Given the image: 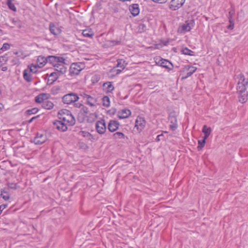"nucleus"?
<instances>
[{
  "mask_svg": "<svg viewBox=\"0 0 248 248\" xmlns=\"http://www.w3.org/2000/svg\"><path fill=\"white\" fill-rule=\"evenodd\" d=\"M238 81L237 86V91L238 93L239 101L244 103L248 100V93L247 89L248 85V78L246 80L244 75L240 74L238 75Z\"/></svg>",
  "mask_w": 248,
  "mask_h": 248,
  "instance_id": "nucleus-1",
  "label": "nucleus"
},
{
  "mask_svg": "<svg viewBox=\"0 0 248 248\" xmlns=\"http://www.w3.org/2000/svg\"><path fill=\"white\" fill-rule=\"evenodd\" d=\"M58 115L59 118L62 121L66 123L69 125H73L75 124V119L70 111L65 109H61L59 111Z\"/></svg>",
  "mask_w": 248,
  "mask_h": 248,
  "instance_id": "nucleus-2",
  "label": "nucleus"
},
{
  "mask_svg": "<svg viewBox=\"0 0 248 248\" xmlns=\"http://www.w3.org/2000/svg\"><path fill=\"white\" fill-rule=\"evenodd\" d=\"M195 25L194 19L188 20L185 23L180 24L178 29V32L180 33H185L190 31Z\"/></svg>",
  "mask_w": 248,
  "mask_h": 248,
  "instance_id": "nucleus-3",
  "label": "nucleus"
},
{
  "mask_svg": "<svg viewBox=\"0 0 248 248\" xmlns=\"http://www.w3.org/2000/svg\"><path fill=\"white\" fill-rule=\"evenodd\" d=\"M84 68V65L81 63H73L70 67L69 75L71 77L77 76Z\"/></svg>",
  "mask_w": 248,
  "mask_h": 248,
  "instance_id": "nucleus-4",
  "label": "nucleus"
},
{
  "mask_svg": "<svg viewBox=\"0 0 248 248\" xmlns=\"http://www.w3.org/2000/svg\"><path fill=\"white\" fill-rule=\"evenodd\" d=\"M79 98L77 93H70L63 95L62 98V101L65 104L70 105L78 101Z\"/></svg>",
  "mask_w": 248,
  "mask_h": 248,
  "instance_id": "nucleus-5",
  "label": "nucleus"
},
{
  "mask_svg": "<svg viewBox=\"0 0 248 248\" xmlns=\"http://www.w3.org/2000/svg\"><path fill=\"white\" fill-rule=\"evenodd\" d=\"M95 129L96 132L99 134L102 135L105 133L107 126L104 119H101L96 122Z\"/></svg>",
  "mask_w": 248,
  "mask_h": 248,
  "instance_id": "nucleus-6",
  "label": "nucleus"
},
{
  "mask_svg": "<svg viewBox=\"0 0 248 248\" xmlns=\"http://www.w3.org/2000/svg\"><path fill=\"white\" fill-rule=\"evenodd\" d=\"M169 121L171 124L170 127L172 130H175L178 127L177 115L174 111L170 112L169 116Z\"/></svg>",
  "mask_w": 248,
  "mask_h": 248,
  "instance_id": "nucleus-7",
  "label": "nucleus"
},
{
  "mask_svg": "<svg viewBox=\"0 0 248 248\" xmlns=\"http://www.w3.org/2000/svg\"><path fill=\"white\" fill-rule=\"evenodd\" d=\"M83 99L85 100L86 103L91 107H96L97 105V99L91 95L83 93L82 95Z\"/></svg>",
  "mask_w": 248,
  "mask_h": 248,
  "instance_id": "nucleus-8",
  "label": "nucleus"
},
{
  "mask_svg": "<svg viewBox=\"0 0 248 248\" xmlns=\"http://www.w3.org/2000/svg\"><path fill=\"white\" fill-rule=\"evenodd\" d=\"M47 140L45 133H37L33 139V142L36 145H41L45 143Z\"/></svg>",
  "mask_w": 248,
  "mask_h": 248,
  "instance_id": "nucleus-9",
  "label": "nucleus"
},
{
  "mask_svg": "<svg viewBox=\"0 0 248 248\" xmlns=\"http://www.w3.org/2000/svg\"><path fill=\"white\" fill-rule=\"evenodd\" d=\"M186 0H171L170 3L169 8L173 11L180 8L185 3Z\"/></svg>",
  "mask_w": 248,
  "mask_h": 248,
  "instance_id": "nucleus-10",
  "label": "nucleus"
},
{
  "mask_svg": "<svg viewBox=\"0 0 248 248\" xmlns=\"http://www.w3.org/2000/svg\"><path fill=\"white\" fill-rule=\"evenodd\" d=\"M65 59L62 57L50 55L47 56V63L52 64L54 67L60 62H64Z\"/></svg>",
  "mask_w": 248,
  "mask_h": 248,
  "instance_id": "nucleus-11",
  "label": "nucleus"
},
{
  "mask_svg": "<svg viewBox=\"0 0 248 248\" xmlns=\"http://www.w3.org/2000/svg\"><path fill=\"white\" fill-rule=\"evenodd\" d=\"M49 30L51 34L54 35L60 34L62 32V30L57 23L51 22L49 24Z\"/></svg>",
  "mask_w": 248,
  "mask_h": 248,
  "instance_id": "nucleus-12",
  "label": "nucleus"
},
{
  "mask_svg": "<svg viewBox=\"0 0 248 248\" xmlns=\"http://www.w3.org/2000/svg\"><path fill=\"white\" fill-rule=\"evenodd\" d=\"M146 122L142 117L138 116L135 122V127L140 132L144 129L145 126Z\"/></svg>",
  "mask_w": 248,
  "mask_h": 248,
  "instance_id": "nucleus-13",
  "label": "nucleus"
},
{
  "mask_svg": "<svg viewBox=\"0 0 248 248\" xmlns=\"http://www.w3.org/2000/svg\"><path fill=\"white\" fill-rule=\"evenodd\" d=\"M156 63L160 66L165 68L169 70H172L173 67L172 63L166 59H161Z\"/></svg>",
  "mask_w": 248,
  "mask_h": 248,
  "instance_id": "nucleus-14",
  "label": "nucleus"
},
{
  "mask_svg": "<svg viewBox=\"0 0 248 248\" xmlns=\"http://www.w3.org/2000/svg\"><path fill=\"white\" fill-rule=\"evenodd\" d=\"M65 122L61 121H56L53 122L54 127L62 132H65L67 130V126Z\"/></svg>",
  "mask_w": 248,
  "mask_h": 248,
  "instance_id": "nucleus-15",
  "label": "nucleus"
},
{
  "mask_svg": "<svg viewBox=\"0 0 248 248\" xmlns=\"http://www.w3.org/2000/svg\"><path fill=\"white\" fill-rule=\"evenodd\" d=\"M64 62H58L55 66V69L57 71L56 73H58L60 75L65 74L67 71V67L65 66Z\"/></svg>",
  "mask_w": 248,
  "mask_h": 248,
  "instance_id": "nucleus-16",
  "label": "nucleus"
},
{
  "mask_svg": "<svg viewBox=\"0 0 248 248\" xmlns=\"http://www.w3.org/2000/svg\"><path fill=\"white\" fill-rule=\"evenodd\" d=\"M120 125L119 122L115 120H110L108 125V130L111 132L116 131Z\"/></svg>",
  "mask_w": 248,
  "mask_h": 248,
  "instance_id": "nucleus-17",
  "label": "nucleus"
},
{
  "mask_svg": "<svg viewBox=\"0 0 248 248\" xmlns=\"http://www.w3.org/2000/svg\"><path fill=\"white\" fill-rule=\"evenodd\" d=\"M131 114V112L129 109L124 108L118 111L117 116L120 119H123L128 118Z\"/></svg>",
  "mask_w": 248,
  "mask_h": 248,
  "instance_id": "nucleus-18",
  "label": "nucleus"
},
{
  "mask_svg": "<svg viewBox=\"0 0 248 248\" xmlns=\"http://www.w3.org/2000/svg\"><path fill=\"white\" fill-rule=\"evenodd\" d=\"M200 10V7H196L195 5L191 4L186 8V11L187 14L190 15V16H195L199 12Z\"/></svg>",
  "mask_w": 248,
  "mask_h": 248,
  "instance_id": "nucleus-19",
  "label": "nucleus"
},
{
  "mask_svg": "<svg viewBox=\"0 0 248 248\" xmlns=\"http://www.w3.org/2000/svg\"><path fill=\"white\" fill-rule=\"evenodd\" d=\"M185 70L188 71L185 77L182 78V79H186L190 77L197 70V68L194 66H190L189 65H186L184 68Z\"/></svg>",
  "mask_w": 248,
  "mask_h": 248,
  "instance_id": "nucleus-20",
  "label": "nucleus"
},
{
  "mask_svg": "<svg viewBox=\"0 0 248 248\" xmlns=\"http://www.w3.org/2000/svg\"><path fill=\"white\" fill-rule=\"evenodd\" d=\"M60 75L58 73L52 72L48 76L47 80V85H52L59 78Z\"/></svg>",
  "mask_w": 248,
  "mask_h": 248,
  "instance_id": "nucleus-21",
  "label": "nucleus"
},
{
  "mask_svg": "<svg viewBox=\"0 0 248 248\" xmlns=\"http://www.w3.org/2000/svg\"><path fill=\"white\" fill-rule=\"evenodd\" d=\"M47 63V56H38L37 60V65L39 68H42Z\"/></svg>",
  "mask_w": 248,
  "mask_h": 248,
  "instance_id": "nucleus-22",
  "label": "nucleus"
},
{
  "mask_svg": "<svg viewBox=\"0 0 248 248\" xmlns=\"http://www.w3.org/2000/svg\"><path fill=\"white\" fill-rule=\"evenodd\" d=\"M129 10L132 16H138L140 13V8L138 4H132L129 7Z\"/></svg>",
  "mask_w": 248,
  "mask_h": 248,
  "instance_id": "nucleus-23",
  "label": "nucleus"
},
{
  "mask_svg": "<svg viewBox=\"0 0 248 248\" xmlns=\"http://www.w3.org/2000/svg\"><path fill=\"white\" fill-rule=\"evenodd\" d=\"M103 90L106 93H111L114 90V87L112 82L107 81L103 84Z\"/></svg>",
  "mask_w": 248,
  "mask_h": 248,
  "instance_id": "nucleus-24",
  "label": "nucleus"
},
{
  "mask_svg": "<svg viewBox=\"0 0 248 248\" xmlns=\"http://www.w3.org/2000/svg\"><path fill=\"white\" fill-rule=\"evenodd\" d=\"M48 98V94L42 93H40L35 97V101L37 103L43 104Z\"/></svg>",
  "mask_w": 248,
  "mask_h": 248,
  "instance_id": "nucleus-25",
  "label": "nucleus"
},
{
  "mask_svg": "<svg viewBox=\"0 0 248 248\" xmlns=\"http://www.w3.org/2000/svg\"><path fill=\"white\" fill-rule=\"evenodd\" d=\"M42 107L46 109L50 110L53 108L54 104L52 101L46 99L42 104Z\"/></svg>",
  "mask_w": 248,
  "mask_h": 248,
  "instance_id": "nucleus-26",
  "label": "nucleus"
},
{
  "mask_svg": "<svg viewBox=\"0 0 248 248\" xmlns=\"http://www.w3.org/2000/svg\"><path fill=\"white\" fill-rule=\"evenodd\" d=\"M211 131L212 129L210 127H208L206 125H204L202 129V132L204 133L203 138L207 139L210 136Z\"/></svg>",
  "mask_w": 248,
  "mask_h": 248,
  "instance_id": "nucleus-27",
  "label": "nucleus"
},
{
  "mask_svg": "<svg viewBox=\"0 0 248 248\" xmlns=\"http://www.w3.org/2000/svg\"><path fill=\"white\" fill-rule=\"evenodd\" d=\"M23 77L24 79L28 82H30L32 80L31 74L28 69H25L23 71Z\"/></svg>",
  "mask_w": 248,
  "mask_h": 248,
  "instance_id": "nucleus-28",
  "label": "nucleus"
},
{
  "mask_svg": "<svg viewBox=\"0 0 248 248\" xmlns=\"http://www.w3.org/2000/svg\"><path fill=\"white\" fill-rule=\"evenodd\" d=\"M98 115L96 112L91 113L87 116V121L88 123H92L97 118Z\"/></svg>",
  "mask_w": 248,
  "mask_h": 248,
  "instance_id": "nucleus-29",
  "label": "nucleus"
},
{
  "mask_svg": "<svg viewBox=\"0 0 248 248\" xmlns=\"http://www.w3.org/2000/svg\"><path fill=\"white\" fill-rule=\"evenodd\" d=\"M78 134L79 135L86 138L88 140H91L93 139L92 135L87 131H80L79 132Z\"/></svg>",
  "mask_w": 248,
  "mask_h": 248,
  "instance_id": "nucleus-30",
  "label": "nucleus"
},
{
  "mask_svg": "<svg viewBox=\"0 0 248 248\" xmlns=\"http://www.w3.org/2000/svg\"><path fill=\"white\" fill-rule=\"evenodd\" d=\"M75 106L78 108H81L80 112L85 114L89 112L88 108L81 104H75Z\"/></svg>",
  "mask_w": 248,
  "mask_h": 248,
  "instance_id": "nucleus-31",
  "label": "nucleus"
},
{
  "mask_svg": "<svg viewBox=\"0 0 248 248\" xmlns=\"http://www.w3.org/2000/svg\"><path fill=\"white\" fill-rule=\"evenodd\" d=\"M117 63L116 67L125 68L127 65V63L124 59H118L117 60Z\"/></svg>",
  "mask_w": 248,
  "mask_h": 248,
  "instance_id": "nucleus-32",
  "label": "nucleus"
},
{
  "mask_svg": "<svg viewBox=\"0 0 248 248\" xmlns=\"http://www.w3.org/2000/svg\"><path fill=\"white\" fill-rule=\"evenodd\" d=\"M82 34L84 37L93 38L94 33L91 30H85L83 31Z\"/></svg>",
  "mask_w": 248,
  "mask_h": 248,
  "instance_id": "nucleus-33",
  "label": "nucleus"
},
{
  "mask_svg": "<svg viewBox=\"0 0 248 248\" xmlns=\"http://www.w3.org/2000/svg\"><path fill=\"white\" fill-rule=\"evenodd\" d=\"M125 137L124 134L121 132H117L113 134V138L114 140L123 139Z\"/></svg>",
  "mask_w": 248,
  "mask_h": 248,
  "instance_id": "nucleus-34",
  "label": "nucleus"
},
{
  "mask_svg": "<svg viewBox=\"0 0 248 248\" xmlns=\"http://www.w3.org/2000/svg\"><path fill=\"white\" fill-rule=\"evenodd\" d=\"M102 105L105 107H108L110 106V99L108 96H104L102 99Z\"/></svg>",
  "mask_w": 248,
  "mask_h": 248,
  "instance_id": "nucleus-35",
  "label": "nucleus"
},
{
  "mask_svg": "<svg viewBox=\"0 0 248 248\" xmlns=\"http://www.w3.org/2000/svg\"><path fill=\"white\" fill-rule=\"evenodd\" d=\"M146 29V26L144 24L140 23L137 28V31L138 33H141L145 31Z\"/></svg>",
  "mask_w": 248,
  "mask_h": 248,
  "instance_id": "nucleus-36",
  "label": "nucleus"
},
{
  "mask_svg": "<svg viewBox=\"0 0 248 248\" xmlns=\"http://www.w3.org/2000/svg\"><path fill=\"white\" fill-rule=\"evenodd\" d=\"M206 139L203 138L202 140H198V146H197L198 151H201L204 146L206 143Z\"/></svg>",
  "mask_w": 248,
  "mask_h": 248,
  "instance_id": "nucleus-37",
  "label": "nucleus"
},
{
  "mask_svg": "<svg viewBox=\"0 0 248 248\" xmlns=\"http://www.w3.org/2000/svg\"><path fill=\"white\" fill-rule=\"evenodd\" d=\"M181 52L184 55H189V56L194 55V52L187 47L182 49L181 50Z\"/></svg>",
  "mask_w": 248,
  "mask_h": 248,
  "instance_id": "nucleus-38",
  "label": "nucleus"
},
{
  "mask_svg": "<svg viewBox=\"0 0 248 248\" xmlns=\"http://www.w3.org/2000/svg\"><path fill=\"white\" fill-rule=\"evenodd\" d=\"M8 57L7 55H5L0 57V67H2L3 65L5 64L8 61Z\"/></svg>",
  "mask_w": 248,
  "mask_h": 248,
  "instance_id": "nucleus-39",
  "label": "nucleus"
},
{
  "mask_svg": "<svg viewBox=\"0 0 248 248\" xmlns=\"http://www.w3.org/2000/svg\"><path fill=\"white\" fill-rule=\"evenodd\" d=\"M0 196L5 201L8 200L10 198L9 194L5 189L1 191Z\"/></svg>",
  "mask_w": 248,
  "mask_h": 248,
  "instance_id": "nucleus-40",
  "label": "nucleus"
},
{
  "mask_svg": "<svg viewBox=\"0 0 248 248\" xmlns=\"http://www.w3.org/2000/svg\"><path fill=\"white\" fill-rule=\"evenodd\" d=\"M10 48V45L8 43H4L2 46L0 48V54L3 52L9 49Z\"/></svg>",
  "mask_w": 248,
  "mask_h": 248,
  "instance_id": "nucleus-41",
  "label": "nucleus"
},
{
  "mask_svg": "<svg viewBox=\"0 0 248 248\" xmlns=\"http://www.w3.org/2000/svg\"><path fill=\"white\" fill-rule=\"evenodd\" d=\"M100 79V77L99 75H94L92 77L91 81L93 84L98 82Z\"/></svg>",
  "mask_w": 248,
  "mask_h": 248,
  "instance_id": "nucleus-42",
  "label": "nucleus"
},
{
  "mask_svg": "<svg viewBox=\"0 0 248 248\" xmlns=\"http://www.w3.org/2000/svg\"><path fill=\"white\" fill-rule=\"evenodd\" d=\"M229 23L230 24L227 28L228 29L232 30L234 28V19L232 18V16H230Z\"/></svg>",
  "mask_w": 248,
  "mask_h": 248,
  "instance_id": "nucleus-43",
  "label": "nucleus"
},
{
  "mask_svg": "<svg viewBox=\"0 0 248 248\" xmlns=\"http://www.w3.org/2000/svg\"><path fill=\"white\" fill-rule=\"evenodd\" d=\"M38 111V109L37 108H34L30 109H28L26 111L27 115H30L31 114H33L36 113Z\"/></svg>",
  "mask_w": 248,
  "mask_h": 248,
  "instance_id": "nucleus-44",
  "label": "nucleus"
},
{
  "mask_svg": "<svg viewBox=\"0 0 248 248\" xmlns=\"http://www.w3.org/2000/svg\"><path fill=\"white\" fill-rule=\"evenodd\" d=\"M38 67L37 65L31 64L30 66V72L35 73L37 72L36 68Z\"/></svg>",
  "mask_w": 248,
  "mask_h": 248,
  "instance_id": "nucleus-45",
  "label": "nucleus"
},
{
  "mask_svg": "<svg viewBox=\"0 0 248 248\" xmlns=\"http://www.w3.org/2000/svg\"><path fill=\"white\" fill-rule=\"evenodd\" d=\"M8 5L9 8L13 11H15L16 10V8L14 4L12 3L11 1H8Z\"/></svg>",
  "mask_w": 248,
  "mask_h": 248,
  "instance_id": "nucleus-46",
  "label": "nucleus"
},
{
  "mask_svg": "<svg viewBox=\"0 0 248 248\" xmlns=\"http://www.w3.org/2000/svg\"><path fill=\"white\" fill-rule=\"evenodd\" d=\"M161 140H164V137L162 133L160 135H158L155 139L156 141H157V142H158Z\"/></svg>",
  "mask_w": 248,
  "mask_h": 248,
  "instance_id": "nucleus-47",
  "label": "nucleus"
},
{
  "mask_svg": "<svg viewBox=\"0 0 248 248\" xmlns=\"http://www.w3.org/2000/svg\"><path fill=\"white\" fill-rule=\"evenodd\" d=\"M60 90V88L58 86H55L53 88V89L52 90V93L54 94H57L59 91Z\"/></svg>",
  "mask_w": 248,
  "mask_h": 248,
  "instance_id": "nucleus-48",
  "label": "nucleus"
},
{
  "mask_svg": "<svg viewBox=\"0 0 248 248\" xmlns=\"http://www.w3.org/2000/svg\"><path fill=\"white\" fill-rule=\"evenodd\" d=\"M16 183H9L8 184V187L11 188V189H16L17 188V186H16Z\"/></svg>",
  "mask_w": 248,
  "mask_h": 248,
  "instance_id": "nucleus-49",
  "label": "nucleus"
},
{
  "mask_svg": "<svg viewBox=\"0 0 248 248\" xmlns=\"http://www.w3.org/2000/svg\"><path fill=\"white\" fill-rule=\"evenodd\" d=\"M116 66L114 67L113 71L116 72V74H120L124 68H119V69H116Z\"/></svg>",
  "mask_w": 248,
  "mask_h": 248,
  "instance_id": "nucleus-50",
  "label": "nucleus"
},
{
  "mask_svg": "<svg viewBox=\"0 0 248 248\" xmlns=\"http://www.w3.org/2000/svg\"><path fill=\"white\" fill-rule=\"evenodd\" d=\"M6 206H7V205H5V204L0 205V211L1 212Z\"/></svg>",
  "mask_w": 248,
  "mask_h": 248,
  "instance_id": "nucleus-51",
  "label": "nucleus"
},
{
  "mask_svg": "<svg viewBox=\"0 0 248 248\" xmlns=\"http://www.w3.org/2000/svg\"><path fill=\"white\" fill-rule=\"evenodd\" d=\"M7 70V67L6 66L2 67L1 68V70L2 71H6Z\"/></svg>",
  "mask_w": 248,
  "mask_h": 248,
  "instance_id": "nucleus-52",
  "label": "nucleus"
},
{
  "mask_svg": "<svg viewBox=\"0 0 248 248\" xmlns=\"http://www.w3.org/2000/svg\"><path fill=\"white\" fill-rule=\"evenodd\" d=\"M36 118V117H33L31 119H30L29 121V123H31L33 121V120L35 119Z\"/></svg>",
  "mask_w": 248,
  "mask_h": 248,
  "instance_id": "nucleus-53",
  "label": "nucleus"
},
{
  "mask_svg": "<svg viewBox=\"0 0 248 248\" xmlns=\"http://www.w3.org/2000/svg\"><path fill=\"white\" fill-rule=\"evenodd\" d=\"M3 108V105L2 104L0 103V110H1Z\"/></svg>",
  "mask_w": 248,
  "mask_h": 248,
  "instance_id": "nucleus-54",
  "label": "nucleus"
},
{
  "mask_svg": "<svg viewBox=\"0 0 248 248\" xmlns=\"http://www.w3.org/2000/svg\"><path fill=\"white\" fill-rule=\"evenodd\" d=\"M121 43L120 41H116V43H115V45H118V44H120Z\"/></svg>",
  "mask_w": 248,
  "mask_h": 248,
  "instance_id": "nucleus-55",
  "label": "nucleus"
},
{
  "mask_svg": "<svg viewBox=\"0 0 248 248\" xmlns=\"http://www.w3.org/2000/svg\"><path fill=\"white\" fill-rule=\"evenodd\" d=\"M246 74H247V75H248V72H247V73H246ZM248 78H245L246 80H247Z\"/></svg>",
  "mask_w": 248,
  "mask_h": 248,
  "instance_id": "nucleus-56",
  "label": "nucleus"
},
{
  "mask_svg": "<svg viewBox=\"0 0 248 248\" xmlns=\"http://www.w3.org/2000/svg\"><path fill=\"white\" fill-rule=\"evenodd\" d=\"M168 42H166L165 44H164L165 45H167Z\"/></svg>",
  "mask_w": 248,
  "mask_h": 248,
  "instance_id": "nucleus-57",
  "label": "nucleus"
},
{
  "mask_svg": "<svg viewBox=\"0 0 248 248\" xmlns=\"http://www.w3.org/2000/svg\"><path fill=\"white\" fill-rule=\"evenodd\" d=\"M206 20H208V18L207 17H206Z\"/></svg>",
  "mask_w": 248,
  "mask_h": 248,
  "instance_id": "nucleus-58",
  "label": "nucleus"
},
{
  "mask_svg": "<svg viewBox=\"0 0 248 248\" xmlns=\"http://www.w3.org/2000/svg\"><path fill=\"white\" fill-rule=\"evenodd\" d=\"M11 1L10 0H8V1Z\"/></svg>",
  "mask_w": 248,
  "mask_h": 248,
  "instance_id": "nucleus-59",
  "label": "nucleus"
}]
</instances>
